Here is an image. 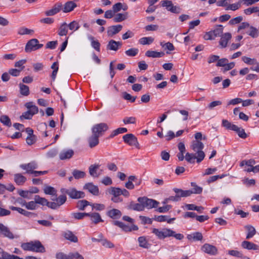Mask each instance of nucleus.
I'll use <instances>...</instances> for the list:
<instances>
[{
  "instance_id": "obj_1",
  "label": "nucleus",
  "mask_w": 259,
  "mask_h": 259,
  "mask_svg": "<svg viewBox=\"0 0 259 259\" xmlns=\"http://www.w3.org/2000/svg\"><path fill=\"white\" fill-rule=\"evenodd\" d=\"M139 202L142 203L144 210L145 208L151 209L152 208H156L159 204V202L154 199L148 198L146 197H141L138 198Z\"/></svg>"
},
{
  "instance_id": "obj_2",
  "label": "nucleus",
  "mask_w": 259,
  "mask_h": 259,
  "mask_svg": "<svg viewBox=\"0 0 259 259\" xmlns=\"http://www.w3.org/2000/svg\"><path fill=\"white\" fill-rule=\"evenodd\" d=\"M43 47L42 44H39L38 39L32 38L30 39L27 43L25 47V51L26 53H30L41 48Z\"/></svg>"
},
{
  "instance_id": "obj_3",
  "label": "nucleus",
  "mask_w": 259,
  "mask_h": 259,
  "mask_svg": "<svg viewBox=\"0 0 259 259\" xmlns=\"http://www.w3.org/2000/svg\"><path fill=\"white\" fill-rule=\"evenodd\" d=\"M63 192L67 194L72 199H77L83 198L85 197V193L83 192L77 191L74 188L64 189Z\"/></svg>"
},
{
  "instance_id": "obj_4",
  "label": "nucleus",
  "mask_w": 259,
  "mask_h": 259,
  "mask_svg": "<svg viewBox=\"0 0 259 259\" xmlns=\"http://www.w3.org/2000/svg\"><path fill=\"white\" fill-rule=\"evenodd\" d=\"M223 30L222 25H218L217 27L213 31L206 33L203 37L205 40L214 39L216 37L221 36L222 35Z\"/></svg>"
},
{
  "instance_id": "obj_5",
  "label": "nucleus",
  "mask_w": 259,
  "mask_h": 259,
  "mask_svg": "<svg viewBox=\"0 0 259 259\" xmlns=\"http://www.w3.org/2000/svg\"><path fill=\"white\" fill-rule=\"evenodd\" d=\"M108 129V125L105 123L96 124L92 128V133L98 137L102 136Z\"/></svg>"
},
{
  "instance_id": "obj_6",
  "label": "nucleus",
  "mask_w": 259,
  "mask_h": 259,
  "mask_svg": "<svg viewBox=\"0 0 259 259\" xmlns=\"http://www.w3.org/2000/svg\"><path fill=\"white\" fill-rule=\"evenodd\" d=\"M152 233L154 234L158 239H163L166 237H170L174 233V231L169 229H163L161 230L154 228L152 229Z\"/></svg>"
},
{
  "instance_id": "obj_7",
  "label": "nucleus",
  "mask_w": 259,
  "mask_h": 259,
  "mask_svg": "<svg viewBox=\"0 0 259 259\" xmlns=\"http://www.w3.org/2000/svg\"><path fill=\"white\" fill-rule=\"evenodd\" d=\"M123 141L130 146H134L137 149H140V144L137 138L132 134H127L123 136Z\"/></svg>"
},
{
  "instance_id": "obj_8",
  "label": "nucleus",
  "mask_w": 259,
  "mask_h": 259,
  "mask_svg": "<svg viewBox=\"0 0 259 259\" xmlns=\"http://www.w3.org/2000/svg\"><path fill=\"white\" fill-rule=\"evenodd\" d=\"M201 250L211 255H215L218 253V249L217 247L208 243L204 244L201 247Z\"/></svg>"
},
{
  "instance_id": "obj_9",
  "label": "nucleus",
  "mask_w": 259,
  "mask_h": 259,
  "mask_svg": "<svg viewBox=\"0 0 259 259\" xmlns=\"http://www.w3.org/2000/svg\"><path fill=\"white\" fill-rule=\"evenodd\" d=\"M20 167L22 169L26 170V174H31L34 169L37 168L38 164L35 161H32L28 163L21 164Z\"/></svg>"
},
{
  "instance_id": "obj_10",
  "label": "nucleus",
  "mask_w": 259,
  "mask_h": 259,
  "mask_svg": "<svg viewBox=\"0 0 259 259\" xmlns=\"http://www.w3.org/2000/svg\"><path fill=\"white\" fill-rule=\"evenodd\" d=\"M62 6L63 5L61 3H57L53 6L52 9L45 12V15L47 16H54L62 10Z\"/></svg>"
},
{
  "instance_id": "obj_11",
  "label": "nucleus",
  "mask_w": 259,
  "mask_h": 259,
  "mask_svg": "<svg viewBox=\"0 0 259 259\" xmlns=\"http://www.w3.org/2000/svg\"><path fill=\"white\" fill-rule=\"evenodd\" d=\"M122 28V26L120 24L109 26L107 28V35L108 36L112 37L119 33L121 30Z\"/></svg>"
},
{
  "instance_id": "obj_12",
  "label": "nucleus",
  "mask_w": 259,
  "mask_h": 259,
  "mask_svg": "<svg viewBox=\"0 0 259 259\" xmlns=\"http://www.w3.org/2000/svg\"><path fill=\"white\" fill-rule=\"evenodd\" d=\"M83 189L87 190L90 193L95 196H98L99 194L98 186L94 185L92 183L85 184L83 186Z\"/></svg>"
},
{
  "instance_id": "obj_13",
  "label": "nucleus",
  "mask_w": 259,
  "mask_h": 259,
  "mask_svg": "<svg viewBox=\"0 0 259 259\" xmlns=\"http://www.w3.org/2000/svg\"><path fill=\"white\" fill-rule=\"evenodd\" d=\"M0 233L6 237L13 239L14 238L13 234L11 232L8 227L0 223Z\"/></svg>"
},
{
  "instance_id": "obj_14",
  "label": "nucleus",
  "mask_w": 259,
  "mask_h": 259,
  "mask_svg": "<svg viewBox=\"0 0 259 259\" xmlns=\"http://www.w3.org/2000/svg\"><path fill=\"white\" fill-rule=\"evenodd\" d=\"M100 165L99 164H92L89 168L90 175L94 178H98L101 175L102 170H99Z\"/></svg>"
},
{
  "instance_id": "obj_15",
  "label": "nucleus",
  "mask_w": 259,
  "mask_h": 259,
  "mask_svg": "<svg viewBox=\"0 0 259 259\" xmlns=\"http://www.w3.org/2000/svg\"><path fill=\"white\" fill-rule=\"evenodd\" d=\"M74 155V151L72 149H65L59 153V158L61 160L70 159Z\"/></svg>"
},
{
  "instance_id": "obj_16",
  "label": "nucleus",
  "mask_w": 259,
  "mask_h": 259,
  "mask_svg": "<svg viewBox=\"0 0 259 259\" xmlns=\"http://www.w3.org/2000/svg\"><path fill=\"white\" fill-rule=\"evenodd\" d=\"M174 191L176 194H177L180 200L181 197H187L190 196L194 193V191L192 190H183L178 188L174 189Z\"/></svg>"
},
{
  "instance_id": "obj_17",
  "label": "nucleus",
  "mask_w": 259,
  "mask_h": 259,
  "mask_svg": "<svg viewBox=\"0 0 259 259\" xmlns=\"http://www.w3.org/2000/svg\"><path fill=\"white\" fill-rule=\"evenodd\" d=\"M76 7L77 5L74 1H68L62 6V11L64 13H69L72 11Z\"/></svg>"
},
{
  "instance_id": "obj_18",
  "label": "nucleus",
  "mask_w": 259,
  "mask_h": 259,
  "mask_svg": "<svg viewBox=\"0 0 259 259\" xmlns=\"http://www.w3.org/2000/svg\"><path fill=\"white\" fill-rule=\"evenodd\" d=\"M106 214L110 218L114 220H116L119 219L121 217L122 213L119 209L113 208L110 210H108L106 212Z\"/></svg>"
},
{
  "instance_id": "obj_19",
  "label": "nucleus",
  "mask_w": 259,
  "mask_h": 259,
  "mask_svg": "<svg viewBox=\"0 0 259 259\" xmlns=\"http://www.w3.org/2000/svg\"><path fill=\"white\" fill-rule=\"evenodd\" d=\"M122 46V42L120 41H116L114 40L111 39L109 41L107 45V49L112 51H116L118 50L119 48Z\"/></svg>"
},
{
  "instance_id": "obj_20",
  "label": "nucleus",
  "mask_w": 259,
  "mask_h": 259,
  "mask_svg": "<svg viewBox=\"0 0 259 259\" xmlns=\"http://www.w3.org/2000/svg\"><path fill=\"white\" fill-rule=\"evenodd\" d=\"M32 251L44 253L46 251L45 247L39 241H32Z\"/></svg>"
},
{
  "instance_id": "obj_21",
  "label": "nucleus",
  "mask_w": 259,
  "mask_h": 259,
  "mask_svg": "<svg viewBox=\"0 0 259 259\" xmlns=\"http://www.w3.org/2000/svg\"><path fill=\"white\" fill-rule=\"evenodd\" d=\"M87 217H89L92 222L95 224L103 222L101 215L98 212L88 213Z\"/></svg>"
},
{
  "instance_id": "obj_22",
  "label": "nucleus",
  "mask_w": 259,
  "mask_h": 259,
  "mask_svg": "<svg viewBox=\"0 0 259 259\" xmlns=\"http://www.w3.org/2000/svg\"><path fill=\"white\" fill-rule=\"evenodd\" d=\"M99 137L94 134H92V135L88 138V141L90 148H93L99 144Z\"/></svg>"
},
{
  "instance_id": "obj_23",
  "label": "nucleus",
  "mask_w": 259,
  "mask_h": 259,
  "mask_svg": "<svg viewBox=\"0 0 259 259\" xmlns=\"http://www.w3.org/2000/svg\"><path fill=\"white\" fill-rule=\"evenodd\" d=\"M14 181L17 185H23L27 181V179L21 174L18 173L14 175Z\"/></svg>"
},
{
  "instance_id": "obj_24",
  "label": "nucleus",
  "mask_w": 259,
  "mask_h": 259,
  "mask_svg": "<svg viewBox=\"0 0 259 259\" xmlns=\"http://www.w3.org/2000/svg\"><path fill=\"white\" fill-rule=\"evenodd\" d=\"M64 238L71 242L76 243L78 242V238L72 232L70 231H66L63 234Z\"/></svg>"
},
{
  "instance_id": "obj_25",
  "label": "nucleus",
  "mask_w": 259,
  "mask_h": 259,
  "mask_svg": "<svg viewBox=\"0 0 259 259\" xmlns=\"http://www.w3.org/2000/svg\"><path fill=\"white\" fill-rule=\"evenodd\" d=\"M241 246L244 248L248 250H256L258 249V246L255 244L248 241H243L241 243Z\"/></svg>"
},
{
  "instance_id": "obj_26",
  "label": "nucleus",
  "mask_w": 259,
  "mask_h": 259,
  "mask_svg": "<svg viewBox=\"0 0 259 259\" xmlns=\"http://www.w3.org/2000/svg\"><path fill=\"white\" fill-rule=\"evenodd\" d=\"M231 38V34L230 33H226L221 35L220 41V45L223 47L225 48L227 46L228 41Z\"/></svg>"
},
{
  "instance_id": "obj_27",
  "label": "nucleus",
  "mask_w": 259,
  "mask_h": 259,
  "mask_svg": "<svg viewBox=\"0 0 259 259\" xmlns=\"http://www.w3.org/2000/svg\"><path fill=\"white\" fill-rule=\"evenodd\" d=\"M25 107L29 111L32 115L36 114L38 112V107L35 106L32 102H27L25 104Z\"/></svg>"
},
{
  "instance_id": "obj_28",
  "label": "nucleus",
  "mask_w": 259,
  "mask_h": 259,
  "mask_svg": "<svg viewBox=\"0 0 259 259\" xmlns=\"http://www.w3.org/2000/svg\"><path fill=\"white\" fill-rule=\"evenodd\" d=\"M233 128L232 131H235L240 138L244 139L247 137V135L245 132L244 130L242 127H238L235 125V126H233Z\"/></svg>"
},
{
  "instance_id": "obj_29",
  "label": "nucleus",
  "mask_w": 259,
  "mask_h": 259,
  "mask_svg": "<svg viewBox=\"0 0 259 259\" xmlns=\"http://www.w3.org/2000/svg\"><path fill=\"white\" fill-rule=\"evenodd\" d=\"M164 53L163 52H156L154 51H147L145 55L148 57L151 58H160L164 55Z\"/></svg>"
},
{
  "instance_id": "obj_30",
  "label": "nucleus",
  "mask_w": 259,
  "mask_h": 259,
  "mask_svg": "<svg viewBox=\"0 0 259 259\" xmlns=\"http://www.w3.org/2000/svg\"><path fill=\"white\" fill-rule=\"evenodd\" d=\"M128 208L139 211L144 210L143 204L141 202L135 203L134 202H131L128 205Z\"/></svg>"
},
{
  "instance_id": "obj_31",
  "label": "nucleus",
  "mask_w": 259,
  "mask_h": 259,
  "mask_svg": "<svg viewBox=\"0 0 259 259\" xmlns=\"http://www.w3.org/2000/svg\"><path fill=\"white\" fill-rule=\"evenodd\" d=\"M154 220L155 221L158 222H163L166 221L168 223L170 224L171 223V221L175 220V218H168V217L167 215H155L154 218Z\"/></svg>"
},
{
  "instance_id": "obj_32",
  "label": "nucleus",
  "mask_w": 259,
  "mask_h": 259,
  "mask_svg": "<svg viewBox=\"0 0 259 259\" xmlns=\"http://www.w3.org/2000/svg\"><path fill=\"white\" fill-rule=\"evenodd\" d=\"M127 17L128 13L126 12L123 14L118 13L116 15L114 14V16L113 17V21L114 22H120L126 19Z\"/></svg>"
},
{
  "instance_id": "obj_33",
  "label": "nucleus",
  "mask_w": 259,
  "mask_h": 259,
  "mask_svg": "<svg viewBox=\"0 0 259 259\" xmlns=\"http://www.w3.org/2000/svg\"><path fill=\"white\" fill-rule=\"evenodd\" d=\"M89 39L91 41L92 47L97 51H100V44L98 40H95L94 36L90 35L88 36Z\"/></svg>"
},
{
  "instance_id": "obj_34",
  "label": "nucleus",
  "mask_w": 259,
  "mask_h": 259,
  "mask_svg": "<svg viewBox=\"0 0 259 259\" xmlns=\"http://www.w3.org/2000/svg\"><path fill=\"white\" fill-rule=\"evenodd\" d=\"M22 205L25 206L27 209L35 210L37 208V205L36 200L31 201L29 202L24 201V203H21Z\"/></svg>"
},
{
  "instance_id": "obj_35",
  "label": "nucleus",
  "mask_w": 259,
  "mask_h": 259,
  "mask_svg": "<svg viewBox=\"0 0 259 259\" xmlns=\"http://www.w3.org/2000/svg\"><path fill=\"white\" fill-rule=\"evenodd\" d=\"M245 228L248 232L246 237L247 239L252 238L256 234V230L253 226L246 225L245 226Z\"/></svg>"
},
{
  "instance_id": "obj_36",
  "label": "nucleus",
  "mask_w": 259,
  "mask_h": 259,
  "mask_svg": "<svg viewBox=\"0 0 259 259\" xmlns=\"http://www.w3.org/2000/svg\"><path fill=\"white\" fill-rule=\"evenodd\" d=\"M112 224L122 229V230L125 232H131L130 226L124 224L123 223L118 221H114L112 222Z\"/></svg>"
},
{
  "instance_id": "obj_37",
  "label": "nucleus",
  "mask_w": 259,
  "mask_h": 259,
  "mask_svg": "<svg viewBox=\"0 0 259 259\" xmlns=\"http://www.w3.org/2000/svg\"><path fill=\"white\" fill-rule=\"evenodd\" d=\"M68 26L66 23H62L58 30V35L60 36L66 35L68 33Z\"/></svg>"
},
{
  "instance_id": "obj_38",
  "label": "nucleus",
  "mask_w": 259,
  "mask_h": 259,
  "mask_svg": "<svg viewBox=\"0 0 259 259\" xmlns=\"http://www.w3.org/2000/svg\"><path fill=\"white\" fill-rule=\"evenodd\" d=\"M109 194L113 195L114 197H118L121 195V189L116 187H111L108 190Z\"/></svg>"
},
{
  "instance_id": "obj_39",
  "label": "nucleus",
  "mask_w": 259,
  "mask_h": 259,
  "mask_svg": "<svg viewBox=\"0 0 259 259\" xmlns=\"http://www.w3.org/2000/svg\"><path fill=\"white\" fill-rule=\"evenodd\" d=\"M91 203L86 200H79L76 205V207L80 210H84L85 207L90 205Z\"/></svg>"
},
{
  "instance_id": "obj_40",
  "label": "nucleus",
  "mask_w": 259,
  "mask_h": 259,
  "mask_svg": "<svg viewBox=\"0 0 259 259\" xmlns=\"http://www.w3.org/2000/svg\"><path fill=\"white\" fill-rule=\"evenodd\" d=\"M44 191L46 194L57 196V191L53 187L46 186L44 189Z\"/></svg>"
},
{
  "instance_id": "obj_41",
  "label": "nucleus",
  "mask_w": 259,
  "mask_h": 259,
  "mask_svg": "<svg viewBox=\"0 0 259 259\" xmlns=\"http://www.w3.org/2000/svg\"><path fill=\"white\" fill-rule=\"evenodd\" d=\"M246 33L253 38H255L258 35V30L252 26L249 27Z\"/></svg>"
},
{
  "instance_id": "obj_42",
  "label": "nucleus",
  "mask_w": 259,
  "mask_h": 259,
  "mask_svg": "<svg viewBox=\"0 0 259 259\" xmlns=\"http://www.w3.org/2000/svg\"><path fill=\"white\" fill-rule=\"evenodd\" d=\"M154 41L152 37H143L139 39V42L143 45H150Z\"/></svg>"
},
{
  "instance_id": "obj_43",
  "label": "nucleus",
  "mask_w": 259,
  "mask_h": 259,
  "mask_svg": "<svg viewBox=\"0 0 259 259\" xmlns=\"http://www.w3.org/2000/svg\"><path fill=\"white\" fill-rule=\"evenodd\" d=\"M53 201H56V203L58 205H59V207L63 204L66 201L67 198L65 195H61L59 196L58 198H53L52 199Z\"/></svg>"
},
{
  "instance_id": "obj_44",
  "label": "nucleus",
  "mask_w": 259,
  "mask_h": 259,
  "mask_svg": "<svg viewBox=\"0 0 259 259\" xmlns=\"http://www.w3.org/2000/svg\"><path fill=\"white\" fill-rule=\"evenodd\" d=\"M20 93L25 96H27L29 94V87L24 84L20 83Z\"/></svg>"
},
{
  "instance_id": "obj_45",
  "label": "nucleus",
  "mask_w": 259,
  "mask_h": 259,
  "mask_svg": "<svg viewBox=\"0 0 259 259\" xmlns=\"http://www.w3.org/2000/svg\"><path fill=\"white\" fill-rule=\"evenodd\" d=\"M34 199L36 200L37 204L47 206L48 201L45 198L40 197L39 195H35Z\"/></svg>"
},
{
  "instance_id": "obj_46",
  "label": "nucleus",
  "mask_w": 259,
  "mask_h": 259,
  "mask_svg": "<svg viewBox=\"0 0 259 259\" xmlns=\"http://www.w3.org/2000/svg\"><path fill=\"white\" fill-rule=\"evenodd\" d=\"M33 32V30L29 29L24 27H20L18 31V33L22 35L25 34H30Z\"/></svg>"
},
{
  "instance_id": "obj_47",
  "label": "nucleus",
  "mask_w": 259,
  "mask_h": 259,
  "mask_svg": "<svg viewBox=\"0 0 259 259\" xmlns=\"http://www.w3.org/2000/svg\"><path fill=\"white\" fill-rule=\"evenodd\" d=\"M242 60L246 64L248 65L257 64V62L256 60L254 58H250L246 56H243L242 57Z\"/></svg>"
},
{
  "instance_id": "obj_48",
  "label": "nucleus",
  "mask_w": 259,
  "mask_h": 259,
  "mask_svg": "<svg viewBox=\"0 0 259 259\" xmlns=\"http://www.w3.org/2000/svg\"><path fill=\"white\" fill-rule=\"evenodd\" d=\"M72 175L76 179L83 178L85 176V173L84 171L77 169L74 170L72 172Z\"/></svg>"
},
{
  "instance_id": "obj_49",
  "label": "nucleus",
  "mask_w": 259,
  "mask_h": 259,
  "mask_svg": "<svg viewBox=\"0 0 259 259\" xmlns=\"http://www.w3.org/2000/svg\"><path fill=\"white\" fill-rule=\"evenodd\" d=\"M0 121L4 125L9 127L11 126V122L10 118L7 115H2L0 117Z\"/></svg>"
},
{
  "instance_id": "obj_50",
  "label": "nucleus",
  "mask_w": 259,
  "mask_h": 259,
  "mask_svg": "<svg viewBox=\"0 0 259 259\" xmlns=\"http://www.w3.org/2000/svg\"><path fill=\"white\" fill-rule=\"evenodd\" d=\"M205 157V153L202 150H198L197 153L195 154V159H196L197 162L200 163L202 161Z\"/></svg>"
},
{
  "instance_id": "obj_51",
  "label": "nucleus",
  "mask_w": 259,
  "mask_h": 259,
  "mask_svg": "<svg viewBox=\"0 0 259 259\" xmlns=\"http://www.w3.org/2000/svg\"><path fill=\"white\" fill-rule=\"evenodd\" d=\"M255 161L253 159H249V160H244L240 162V166L241 167H243L244 165H247L248 166H253V165L255 164Z\"/></svg>"
},
{
  "instance_id": "obj_52",
  "label": "nucleus",
  "mask_w": 259,
  "mask_h": 259,
  "mask_svg": "<svg viewBox=\"0 0 259 259\" xmlns=\"http://www.w3.org/2000/svg\"><path fill=\"white\" fill-rule=\"evenodd\" d=\"M26 61H27L26 59L20 60L18 61H17L15 63L14 66L15 67L19 68V69L22 71L25 68L24 65L26 63Z\"/></svg>"
},
{
  "instance_id": "obj_53",
  "label": "nucleus",
  "mask_w": 259,
  "mask_h": 259,
  "mask_svg": "<svg viewBox=\"0 0 259 259\" xmlns=\"http://www.w3.org/2000/svg\"><path fill=\"white\" fill-rule=\"evenodd\" d=\"M90 206H92V209H95L98 211L103 210L105 208V206L103 204L91 203Z\"/></svg>"
},
{
  "instance_id": "obj_54",
  "label": "nucleus",
  "mask_w": 259,
  "mask_h": 259,
  "mask_svg": "<svg viewBox=\"0 0 259 259\" xmlns=\"http://www.w3.org/2000/svg\"><path fill=\"white\" fill-rule=\"evenodd\" d=\"M32 241L23 243L21 245V248L25 251H32Z\"/></svg>"
},
{
  "instance_id": "obj_55",
  "label": "nucleus",
  "mask_w": 259,
  "mask_h": 259,
  "mask_svg": "<svg viewBox=\"0 0 259 259\" xmlns=\"http://www.w3.org/2000/svg\"><path fill=\"white\" fill-rule=\"evenodd\" d=\"M139 52V50L137 48H132L125 52V54L130 57L136 56Z\"/></svg>"
},
{
  "instance_id": "obj_56",
  "label": "nucleus",
  "mask_w": 259,
  "mask_h": 259,
  "mask_svg": "<svg viewBox=\"0 0 259 259\" xmlns=\"http://www.w3.org/2000/svg\"><path fill=\"white\" fill-rule=\"evenodd\" d=\"M160 3L161 6L163 7H165L166 10L168 11H170V9H171V8L174 6L172 2L168 0L162 1Z\"/></svg>"
},
{
  "instance_id": "obj_57",
  "label": "nucleus",
  "mask_w": 259,
  "mask_h": 259,
  "mask_svg": "<svg viewBox=\"0 0 259 259\" xmlns=\"http://www.w3.org/2000/svg\"><path fill=\"white\" fill-rule=\"evenodd\" d=\"M72 216L76 220H81L84 217H87V212H74L71 214Z\"/></svg>"
},
{
  "instance_id": "obj_58",
  "label": "nucleus",
  "mask_w": 259,
  "mask_h": 259,
  "mask_svg": "<svg viewBox=\"0 0 259 259\" xmlns=\"http://www.w3.org/2000/svg\"><path fill=\"white\" fill-rule=\"evenodd\" d=\"M68 26L70 30L74 31L77 30L80 27L78 23L76 21H73Z\"/></svg>"
},
{
  "instance_id": "obj_59",
  "label": "nucleus",
  "mask_w": 259,
  "mask_h": 259,
  "mask_svg": "<svg viewBox=\"0 0 259 259\" xmlns=\"http://www.w3.org/2000/svg\"><path fill=\"white\" fill-rule=\"evenodd\" d=\"M138 241L140 246L145 248H148V243L145 237L143 236L139 237Z\"/></svg>"
},
{
  "instance_id": "obj_60",
  "label": "nucleus",
  "mask_w": 259,
  "mask_h": 259,
  "mask_svg": "<svg viewBox=\"0 0 259 259\" xmlns=\"http://www.w3.org/2000/svg\"><path fill=\"white\" fill-rule=\"evenodd\" d=\"M222 125L227 130H233V126H235V124H232L227 119H223Z\"/></svg>"
},
{
  "instance_id": "obj_61",
  "label": "nucleus",
  "mask_w": 259,
  "mask_h": 259,
  "mask_svg": "<svg viewBox=\"0 0 259 259\" xmlns=\"http://www.w3.org/2000/svg\"><path fill=\"white\" fill-rule=\"evenodd\" d=\"M122 97L124 99L126 100H129L132 103H133L135 101L136 99V97H133L130 94L126 93V92H123L122 93Z\"/></svg>"
},
{
  "instance_id": "obj_62",
  "label": "nucleus",
  "mask_w": 259,
  "mask_h": 259,
  "mask_svg": "<svg viewBox=\"0 0 259 259\" xmlns=\"http://www.w3.org/2000/svg\"><path fill=\"white\" fill-rule=\"evenodd\" d=\"M101 243L103 246L106 248H111L114 247V245L106 239H102V240H101Z\"/></svg>"
},
{
  "instance_id": "obj_63",
  "label": "nucleus",
  "mask_w": 259,
  "mask_h": 259,
  "mask_svg": "<svg viewBox=\"0 0 259 259\" xmlns=\"http://www.w3.org/2000/svg\"><path fill=\"white\" fill-rule=\"evenodd\" d=\"M136 121V118L135 117H126L123 118V122L124 124H135Z\"/></svg>"
},
{
  "instance_id": "obj_64",
  "label": "nucleus",
  "mask_w": 259,
  "mask_h": 259,
  "mask_svg": "<svg viewBox=\"0 0 259 259\" xmlns=\"http://www.w3.org/2000/svg\"><path fill=\"white\" fill-rule=\"evenodd\" d=\"M56 259H70L69 253L67 255L63 252H59L56 254Z\"/></svg>"
}]
</instances>
